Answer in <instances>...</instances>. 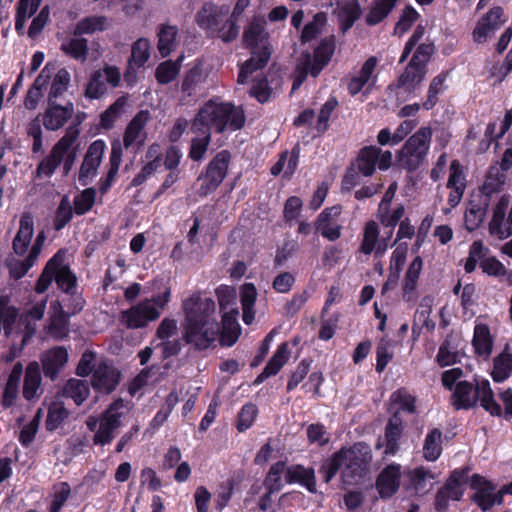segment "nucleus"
I'll return each mask as SVG.
<instances>
[{
    "mask_svg": "<svg viewBox=\"0 0 512 512\" xmlns=\"http://www.w3.org/2000/svg\"><path fill=\"white\" fill-rule=\"evenodd\" d=\"M184 322L182 339L192 350L209 349L219 337L221 346H233L241 333V327L221 328L216 317V304L212 298L195 292L183 300Z\"/></svg>",
    "mask_w": 512,
    "mask_h": 512,
    "instance_id": "1",
    "label": "nucleus"
},
{
    "mask_svg": "<svg viewBox=\"0 0 512 512\" xmlns=\"http://www.w3.org/2000/svg\"><path fill=\"white\" fill-rule=\"evenodd\" d=\"M480 402L481 407L493 417H501L503 410L494 398L489 380L474 378V383L458 381L451 395V404L455 410H470Z\"/></svg>",
    "mask_w": 512,
    "mask_h": 512,
    "instance_id": "2",
    "label": "nucleus"
},
{
    "mask_svg": "<svg viewBox=\"0 0 512 512\" xmlns=\"http://www.w3.org/2000/svg\"><path fill=\"white\" fill-rule=\"evenodd\" d=\"M435 53V45L421 43L414 51L404 71L388 89L403 90L408 96H415L428 72V63Z\"/></svg>",
    "mask_w": 512,
    "mask_h": 512,
    "instance_id": "3",
    "label": "nucleus"
},
{
    "mask_svg": "<svg viewBox=\"0 0 512 512\" xmlns=\"http://www.w3.org/2000/svg\"><path fill=\"white\" fill-rule=\"evenodd\" d=\"M432 135L429 126L421 127L412 134L396 154L397 166L409 173L417 171L426 161Z\"/></svg>",
    "mask_w": 512,
    "mask_h": 512,
    "instance_id": "4",
    "label": "nucleus"
},
{
    "mask_svg": "<svg viewBox=\"0 0 512 512\" xmlns=\"http://www.w3.org/2000/svg\"><path fill=\"white\" fill-rule=\"evenodd\" d=\"M201 109L210 121L215 133L222 134L227 130L237 131L245 125L244 109L241 106H235L231 102L218 103L214 99H210Z\"/></svg>",
    "mask_w": 512,
    "mask_h": 512,
    "instance_id": "5",
    "label": "nucleus"
},
{
    "mask_svg": "<svg viewBox=\"0 0 512 512\" xmlns=\"http://www.w3.org/2000/svg\"><path fill=\"white\" fill-rule=\"evenodd\" d=\"M347 460L343 471V478L348 484H357L370 472L372 462L371 447L362 441L346 447Z\"/></svg>",
    "mask_w": 512,
    "mask_h": 512,
    "instance_id": "6",
    "label": "nucleus"
},
{
    "mask_svg": "<svg viewBox=\"0 0 512 512\" xmlns=\"http://www.w3.org/2000/svg\"><path fill=\"white\" fill-rule=\"evenodd\" d=\"M230 162L229 150L216 153L198 177V181H201L197 190L200 197H206L217 190L227 176Z\"/></svg>",
    "mask_w": 512,
    "mask_h": 512,
    "instance_id": "7",
    "label": "nucleus"
},
{
    "mask_svg": "<svg viewBox=\"0 0 512 512\" xmlns=\"http://www.w3.org/2000/svg\"><path fill=\"white\" fill-rule=\"evenodd\" d=\"M79 133V129L75 126H69L66 129L64 136L53 145L49 154L38 163L35 171L37 178L52 177L57 168L62 164L67 152L79 137Z\"/></svg>",
    "mask_w": 512,
    "mask_h": 512,
    "instance_id": "8",
    "label": "nucleus"
},
{
    "mask_svg": "<svg viewBox=\"0 0 512 512\" xmlns=\"http://www.w3.org/2000/svg\"><path fill=\"white\" fill-rule=\"evenodd\" d=\"M229 8L226 5H216L208 1L205 2L195 15L197 25L211 37L220 38L223 41V35L227 33V15Z\"/></svg>",
    "mask_w": 512,
    "mask_h": 512,
    "instance_id": "9",
    "label": "nucleus"
},
{
    "mask_svg": "<svg viewBox=\"0 0 512 512\" xmlns=\"http://www.w3.org/2000/svg\"><path fill=\"white\" fill-rule=\"evenodd\" d=\"M123 407L124 400L118 398L101 414L98 429L93 436L94 445L105 446L113 441L116 431L122 426L123 413L119 412V409Z\"/></svg>",
    "mask_w": 512,
    "mask_h": 512,
    "instance_id": "10",
    "label": "nucleus"
},
{
    "mask_svg": "<svg viewBox=\"0 0 512 512\" xmlns=\"http://www.w3.org/2000/svg\"><path fill=\"white\" fill-rule=\"evenodd\" d=\"M469 487L474 491L471 501L483 512L491 510L495 505H502L503 500L499 491H496V484L480 474H473L469 481Z\"/></svg>",
    "mask_w": 512,
    "mask_h": 512,
    "instance_id": "11",
    "label": "nucleus"
},
{
    "mask_svg": "<svg viewBox=\"0 0 512 512\" xmlns=\"http://www.w3.org/2000/svg\"><path fill=\"white\" fill-rule=\"evenodd\" d=\"M335 48V37L333 35L326 36L314 48L313 54L304 52L300 62L310 70V76L317 78L330 63Z\"/></svg>",
    "mask_w": 512,
    "mask_h": 512,
    "instance_id": "12",
    "label": "nucleus"
},
{
    "mask_svg": "<svg viewBox=\"0 0 512 512\" xmlns=\"http://www.w3.org/2000/svg\"><path fill=\"white\" fill-rule=\"evenodd\" d=\"M121 74L116 66L106 65L103 69L95 70L85 87L84 96L90 100L100 99L107 93L106 83L112 88L119 86Z\"/></svg>",
    "mask_w": 512,
    "mask_h": 512,
    "instance_id": "13",
    "label": "nucleus"
},
{
    "mask_svg": "<svg viewBox=\"0 0 512 512\" xmlns=\"http://www.w3.org/2000/svg\"><path fill=\"white\" fill-rule=\"evenodd\" d=\"M507 21L508 16L501 6L491 7L477 21L472 31L473 42L486 43Z\"/></svg>",
    "mask_w": 512,
    "mask_h": 512,
    "instance_id": "14",
    "label": "nucleus"
},
{
    "mask_svg": "<svg viewBox=\"0 0 512 512\" xmlns=\"http://www.w3.org/2000/svg\"><path fill=\"white\" fill-rule=\"evenodd\" d=\"M159 317V309L151 304L150 300L143 299L129 309L123 310L120 314V322L127 329H140Z\"/></svg>",
    "mask_w": 512,
    "mask_h": 512,
    "instance_id": "15",
    "label": "nucleus"
},
{
    "mask_svg": "<svg viewBox=\"0 0 512 512\" xmlns=\"http://www.w3.org/2000/svg\"><path fill=\"white\" fill-rule=\"evenodd\" d=\"M121 380V372L109 361L97 364L92 377V388L102 394H110L116 390Z\"/></svg>",
    "mask_w": 512,
    "mask_h": 512,
    "instance_id": "16",
    "label": "nucleus"
},
{
    "mask_svg": "<svg viewBox=\"0 0 512 512\" xmlns=\"http://www.w3.org/2000/svg\"><path fill=\"white\" fill-rule=\"evenodd\" d=\"M105 149L106 143L102 139H97L88 146L78 175V181L82 186H87L89 181L97 175Z\"/></svg>",
    "mask_w": 512,
    "mask_h": 512,
    "instance_id": "17",
    "label": "nucleus"
},
{
    "mask_svg": "<svg viewBox=\"0 0 512 512\" xmlns=\"http://www.w3.org/2000/svg\"><path fill=\"white\" fill-rule=\"evenodd\" d=\"M342 213V206L337 204L326 207L320 212L314 222V228L325 239L336 241L341 237L342 226L333 224Z\"/></svg>",
    "mask_w": 512,
    "mask_h": 512,
    "instance_id": "18",
    "label": "nucleus"
},
{
    "mask_svg": "<svg viewBox=\"0 0 512 512\" xmlns=\"http://www.w3.org/2000/svg\"><path fill=\"white\" fill-rule=\"evenodd\" d=\"M401 485V465L391 463L385 466L378 474L375 488L382 499L393 497Z\"/></svg>",
    "mask_w": 512,
    "mask_h": 512,
    "instance_id": "19",
    "label": "nucleus"
},
{
    "mask_svg": "<svg viewBox=\"0 0 512 512\" xmlns=\"http://www.w3.org/2000/svg\"><path fill=\"white\" fill-rule=\"evenodd\" d=\"M74 114V104L68 101L60 105L56 101L48 99L47 108L43 114V125L46 130L57 131L61 129Z\"/></svg>",
    "mask_w": 512,
    "mask_h": 512,
    "instance_id": "20",
    "label": "nucleus"
},
{
    "mask_svg": "<svg viewBox=\"0 0 512 512\" xmlns=\"http://www.w3.org/2000/svg\"><path fill=\"white\" fill-rule=\"evenodd\" d=\"M68 357V351L63 346H55L44 352L40 357L44 376L55 381L67 364Z\"/></svg>",
    "mask_w": 512,
    "mask_h": 512,
    "instance_id": "21",
    "label": "nucleus"
},
{
    "mask_svg": "<svg viewBox=\"0 0 512 512\" xmlns=\"http://www.w3.org/2000/svg\"><path fill=\"white\" fill-rule=\"evenodd\" d=\"M250 49L251 57L247 59L239 69L237 76V82L239 84H245L252 73L264 68L271 57V50L268 44H260L257 48Z\"/></svg>",
    "mask_w": 512,
    "mask_h": 512,
    "instance_id": "22",
    "label": "nucleus"
},
{
    "mask_svg": "<svg viewBox=\"0 0 512 512\" xmlns=\"http://www.w3.org/2000/svg\"><path fill=\"white\" fill-rule=\"evenodd\" d=\"M149 120V112L147 110L138 111L135 116L127 124L123 136V146L129 149L133 144L137 143L138 148L144 144L145 134L143 130Z\"/></svg>",
    "mask_w": 512,
    "mask_h": 512,
    "instance_id": "23",
    "label": "nucleus"
},
{
    "mask_svg": "<svg viewBox=\"0 0 512 512\" xmlns=\"http://www.w3.org/2000/svg\"><path fill=\"white\" fill-rule=\"evenodd\" d=\"M404 423L399 412H394L389 417L384 428L385 455H395L400 449V439L403 436Z\"/></svg>",
    "mask_w": 512,
    "mask_h": 512,
    "instance_id": "24",
    "label": "nucleus"
},
{
    "mask_svg": "<svg viewBox=\"0 0 512 512\" xmlns=\"http://www.w3.org/2000/svg\"><path fill=\"white\" fill-rule=\"evenodd\" d=\"M285 481L287 484H299L310 493L317 492L315 470L302 464H293L286 467Z\"/></svg>",
    "mask_w": 512,
    "mask_h": 512,
    "instance_id": "25",
    "label": "nucleus"
},
{
    "mask_svg": "<svg viewBox=\"0 0 512 512\" xmlns=\"http://www.w3.org/2000/svg\"><path fill=\"white\" fill-rule=\"evenodd\" d=\"M490 199L487 197H477L469 201L468 207L464 215L465 228L469 231H475L483 223Z\"/></svg>",
    "mask_w": 512,
    "mask_h": 512,
    "instance_id": "26",
    "label": "nucleus"
},
{
    "mask_svg": "<svg viewBox=\"0 0 512 512\" xmlns=\"http://www.w3.org/2000/svg\"><path fill=\"white\" fill-rule=\"evenodd\" d=\"M34 234V221L29 213H24L19 222V230L17 231L13 242L12 249L18 256H23L28 251Z\"/></svg>",
    "mask_w": 512,
    "mask_h": 512,
    "instance_id": "27",
    "label": "nucleus"
},
{
    "mask_svg": "<svg viewBox=\"0 0 512 512\" xmlns=\"http://www.w3.org/2000/svg\"><path fill=\"white\" fill-rule=\"evenodd\" d=\"M65 260V250H58L46 263L43 271L38 277L34 290L38 294L46 292L54 280L55 270L59 267L61 262Z\"/></svg>",
    "mask_w": 512,
    "mask_h": 512,
    "instance_id": "28",
    "label": "nucleus"
},
{
    "mask_svg": "<svg viewBox=\"0 0 512 512\" xmlns=\"http://www.w3.org/2000/svg\"><path fill=\"white\" fill-rule=\"evenodd\" d=\"M41 372H40V366L38 362L31 361L28 363L25 371L24 376V383H23V397L28 400L32 401L34 399H38L40 397L41 393H38L40 386H41Z\"/></svg>",
    "mask_w": 512,
    "mask_h": 512,
    "instance_id": "29",
    "label": "nucleus"
},
{
    "mask_svg": "<svg viewBox=\"0 0 512 512\" xmlns=\"http://www.w3.org/2000/svg\"><path fill=\"white\" fill-rule=\"evenodd\" d=\"M509 206V198L506 195L500 197L496 203L491 221L489 222V233L497 236L499 239H505L506 236V211Z\"/></svg>",
    "mask_w": 512,
    "mask_h": 512,
    "instance_id": "30",
    "label": "nucleus"
},
{
    "mask_svg": "<svg viewBox=\"0 0 512 512\" xmlns=\"http://www.w3.org/2000/svg\"><path fill=\"white\" fill-rule=\"evenodd\" d=\"M361 16L359 0H340L338 7V20L343 33L350 30Z\"/></svg>",
    "mask_w": 512,
    "mask_h": 512,
    "instance_id": "31",
    "label": "nucleus"
},
{
    "mask_svg": "<svg viewBox=\"0 0 512 512\" xmlns=\"http://www.w3.org/2000/svg\"><path fill=\"white\" fill-rule=\"evenodd\" d=\"M381 149L377 146H365L360 149L356 158L357 170L363 176L374 174Z\"/></svg>",
    "mask_w": 512,
    "mask_h": 512,
    "instance_id": "32",
    "label": "nucleus"
},
{
    "mask_svg": "<svg viewBox=\"0 0 512 512\" xmlns=\"http://www.w3.org/2000/svg\"><path fill=\"white\" fill-rule=\"evenodd\" d=\"M178 27L170 24H161L158 27L157 48L160 55L165 58L169 56L177 46Z\"/></svg>",
    "mask_w": 512,
    "mask_h": 512,
    "instance_id": "33",
    "label": "nucleus"
},
{
    "mask_svg": "<svg viewBox=\"0 0 512 512\" xmlns=\"http://www.w3.org/2000/svg\"><path fill=\"white\" fill-rule=\"evenodd\" d=\"M267 39L265 23L254 17L243 32L242 41L244 46L246 48H257L260 44H267Z\"/></svg>",
    "mask_w": 512,
    "mask_h": 512,
    "instance_id": "34",
    "label": "nucleus"
},
{
    "mask_svg": "<svg viewBox=\"0 0 512 512\" xmlns=\"http://www.w3.org/2000/svg\"><path fill=\"white\" fill-rule=\"evenodd\" d=\"M475 354L488 358L493 349V339L490 329L486 324H477L474 328V335L472 339Z\"/></svg>",
    "mask_w": 512,
    "mask_h": 512,
    "instance_id": "35",
    "label": "nucleus"
},
{
    "mask_svg": "<svg viewBox=\"0 0 512 512\" xmlns=\"http://www.w3.org/2000/svg\"><path fill=\"white\" fill-rule=\"evenodd\" d=\"M346 460V447L340 448L330 457L325 459L319 468V473L322 475L323 481L327 484L330 483V481L337 475L340 468L345 465Z\"/></svg>",
    "mask_w": 512,
    "mask_h": 512,
    "instance_id": "36",
    "label": "nucleus"
},
{
    "mask_svg": "<svg viewBox=\"0 0 512 512\" xmlns=\"http://www.w3.org/2000/svg\"><path fill=\"white\" fill-rule=\"evenodd\" d=\"M508 346L493 359L491 377L495 383H502L512 374V353H509Z\"/></svg>",
    "mask_w": 512,
    "mask_h": 512,
    "instance_id": "37",
    "label": "nucleus"
},
{
    "mask_svg": "<svg viewBox=\"0 0 512 512\" xmlns=\"http://www.w3.org/2000/svg\"><path fill=\"white\" fill-rule=\"evenodd\" d=\"M442 431L433 428L426 434L423 444V457L429 462H435L442 454Z\"/></svg>",
    "mask_w": 512,
    "mask_h": 512,
    "instance_id": "38",
    "label": "nucleus"
},
{
    "mask_svg": "<svg viewBox=\"0 0 512 512\" xmlns=\"http://www.w3.org/2000/svg\"><path fill=\"white\" fill-rule=\"evenodd\" d=\"M390 402L393 405H396L398 408L395 412H404L406 414H416L417 413V397L409 392V390L405 387L398 388L390 395Z\"/></svg>",
    "mask_w": 512,
    "mask_h": 512,
    "instance_id": "39",
    "label": "nucleus"
},
{
    "mask_svg": "<svg viewBox=\"0 0 512 512\" xmlns=\"http://www.w3.org/2000/svg\"><path fill=\"white\" fill-rule=\"evenodd\" d=\"M89 393L88 382L81 379L71 378L63 388V395L66 398H71L77 406L81 405L88 398Z\"/></svg>",
    "mask_w": 512,
    "mask_h": 512,
    "instance_id": "40",
    "label": "nucleus"
},
{
    "mask_svg": "<svg viewBox=\"0 0 512 512\" xmlns=\"http://www.w3.org/2000/svg\"><path fill=\"white\" fill-rule=\"evenodd\" d=\"M250 5V0H237L233 11L229 18H227V33L223 35V42L230 43L237 39L240 27L237 24L240 16L244 10Z\"/></svg>",
    "mask_w": 512,
    "mask_h": 512,
    "instance_id": "41",
    "label": "nucleus"
},
{
    "mask_svg": "<svg viewBox=\"0 0 512 512\" xmlns=\"http://www.w3.org/2000/svg\"><path fill=\"white\" fill-rule=\"evenodd\" d=\"M107 21V17L103 15L84 17L76 24L73 34L74 36H82L84 34L105 31Z\"/></svg>",
    "mask_w": 512,
    "mask_h": 512,
    "instance_id": "42",
    "label": "nucleus"
},
{
    "mask_svg": "<svg viewBox=\"0 0 512 512\" xmlns=\"http://www.w3.org/2000/svg\"><path fill=\"white\" fill-rule=\"evenodd\" d=\"M286 473V461L279 460L272 464L266 474L263 485L270 493H277L282 490V474Z\"/></svg>",
    "mask_w": 512,
    "mask_h": 512,
    "instance_id": "43",
    "label": "nucleus"
},
{
    "mask_svg": "<svg viewBox=\"0 0 512 512\" xmlns=\"http://www.w3.org/2000/svg\"><path fill=\"white\" fill-rule=\"evenodd\" d=\"M54 280L60 290L73 296L77 285V278L68 265L61 262L55 270Z\"/></svg>",
    "mask_w": 512,
    "mask_h": 512,
    "instance_id": "44",
    "label": "nucleus"
},
{
    "mask_svg": "<svg viewBox=\"0 0 512 512\" xmlns=\"http://www.w3.org/2000/svg\"><path fill=\"white\" fill-rule=\"evenodd\" d=\"M397 0H377L365 17L366 24L375 26L381 23L393 10Z\"/></svg>",
    "mask_w": 512,
    "mask_h": 512,
    "instance_id": "45",
    "label": "nucleus"
},
{
    "mask_svg": "<svg viewBox=\"0 0 512 512\" xmlns=\"http://www.w3.org/2000/svg\"><path fill=\"white\" fill-rule=\"evenodd\" d=\"M60 49L65 55L80 61H85L89 52L87 39L80 36L62 43Z\"/></svg>",
    "mask_w": 512,
    "mask_h": 512,
    "instance_id": "46",
    "label": "nucleus"
},
{
    "mask_svg": "<svg viewBox=\"0 0 512 512\" xmlns=\"http://www.w3.org/2000/svg\"><path fill=\"white\" fill-rule=\"evenodd\" d=\"M126 105V97L121 96L117 98L106 110L100 114L99 125L105 130H110L114 127L115 122L120 117L124 106Z\"/></svg>",
    "mask_w": 512,
    "mask_h": 512,
    "instance_id": "47",
    "label": "nucleus"
},
{
    "mask_svg": "<svg viewBox=\"0 0 512 512\" xmlns=\"http://www.w3.org/2000/svg\"><path fill=\"white\" fill-rule=\"evenodd\" d=\"M73 207L69 197L64 195L55 210L53 217V228L55 231H61L73 218Z\"/></svg>",
    "mask_w": 512,
    "mask_h": 512,
    "instance_id": "48",
    "label": "nucleus"
},
{
    "mask_svg": "<svg viewBox=\"0 0 512 512\" xmlns=\"http://www.w3.org/2000/svg\"><path fill=\"white\" fill-rule=\"evenodd\" d=\"M181 69L178 61L166 60L161 62L155 70V78L160 85H166L176 79Z\"/></svg>",
    "mask_w": 512,
    "mask_h": 512,
    "instance_id": "49",
    "label": "nucleus"
},
{
    "mask_svg": "<svg viewBox=\"0 0 512 512\" xmlns=\"http://www.w3.org/2000/svg\"><path fill=\"white\" fill-rule=\"evenodd\" d=\"M289 359V349H288V343L284 342L281 343L273 356L269 359L266 366L264 367V371L268 373V375L275 376L280 372L282 367L287 363Z\"/></svg>",
    "mask_w": 512,
    "mask_h": 512,
    "instance_id": "50",
    "label": "nucleus"
},
{
    "mask_svg": "<svg viewBox=\"0 0 512 512\" xmlns=\"http://www.w3.org/2000/svg\"><path fill=\"white\" fill-rule=\"evenodd\" d=\"M379 227L378 224L370 220L364 226L363 239L359 251L365 255H370L378 242Z\"/></svg>",
    "mask_w": 512,
    "mask_h": 512,
    "instance_id": "51",
    "label": "nucleus"
},
{
    "mask_svg": "<svg viewBox=\"0 0 512 512\" xmlns=\"http://www.w3.org/2000/svg\"><path fill=\"white\" fill-rule=\"evenodd\" d=\"M150 57V43L146 38H139L136 40L131 49V57L129 59V66L132 64L138 68L144 66Z\"/></svg>",
    "mask_w": 512,
    "mask_h": 512,
    "instance_id": "52",
    "label": "nucleus"
},
{
    "mask_svg": "<svg viewBox=\"0 0 512 512\" xmlns=\"http://www.w3.org/2000/svg\"><path fill=\"white\" fill-rule=\"evenodd\" d=\"M69 315L61 310L58 314L51 317L48 331L55 340H62L68 336Z\"/></svg>",
    "mask_w": 512,
    "mask_h": 512,
    "instance_id": "53",
    "label": "nucleus"
},
{
    "mask_svg": "<svg viewBox=\"0 0 512 512\" xmlns=\"http://www.w3.org/2000/svg\"><path fill=\"white\" fill-rule=\"evenodd\" d=\"M53 491L48 511L60 512L70 497L71 487L68 482H59L53 486Z\"/></svg>",
    "mask_w": 512,
    "mask_h": 512,
    "instance_id": "54",
    "label": "nucleus"
},
{
    "mask_svg": "<svg viewBox=\"0 0 512 512\" xmlns=\"http://www.w3.org/2000/svg\"><path fill=\"white\" fill-rule=\"evenodd\" d=\"M404 212H405V208L403 205H399L398 207H396L393 210L392 213H389L388 205H386L383 208L382 204H380L378 218L384 227L390 228L388 238L392 236L393 229L395 228V226L399 222H401L400 220L403 217Z\"/></svg>",
    "mask_w": 512,
    "mask_h": 512,
    "instance_id": "55",
    "label": "nucleus"
},
{
    "mask_svg": "<svg viewBox=\"0 0 512 512\" xmlns=\"http://www.w3.org/2000/svg\"><path fill=\"white\" fill-rule=\"evenodd\" d=\"M96 197V190L94 188H86L74 197L73 210L77 215H84L89 212L94 203Z\"/></svg>",
    "mask_w": 512,
    "mask_h": 512,
    "instance_id": "56",
    "label": "nucleus"
},
{
    "mask_svg": "<svg viewBox=\"0 0 512 512\" xmlns=\"http://www.w3.org/2000/svg\"><path fill=\"white\" fill-rule=\"evenodd\" d=\"M203 81L202 70L199 67L189 69L182 80L181 92L186 97L195 95L197 86Z\"/></svg>",
    "mask_w": 512,
    "mask_h": 512,
    "instance_id": "57",
    "label": "nucleus"
},
{
    "mask_svg": "<svg viewBox=\"0 0 512 512\" xmlns=\"http://www.w3.org/2000/svg\"><path fill=\"white\" fill-rule=\"evenodd\" d=\"M337 106L338 100L334 96L329 97L328 100L322 105L315 126L319 134H324L328 130L330 117Z\"/></svg>",
    "mask_w": 512,
    "mask_h": 512,
    "instance_id": "58",
    "label": "nucleus"
},
{
    "mask_svg": "<svg viewBox=\"0 0 512 512\" xmlns=\"http://www.w3.org/2000/svg\"><path fill=\"white\" fill-rule=\"evenodd\" d=\"M70 80L71 76L68 70L65 68L59 69L53 78L48 99L56 101L57 98L62 96L67 90Z\"/></svg>",
    "mask_w": 512,
    "mask_h": 512,
    "instance_id": "59",
    "label": "nucleus"
},
{
    "mask_svg": "<svg viewBox=\"0 0 512 512\" xmlns=\"http://www.w3.org/2000/svg\"><path fill=\"white\" fill-rule=\"evenodd\" d=\"M445 79L446 75L444 73H440L431 80L428 88L427 98L422 103V107L425 110H432L436 106L438 102V95L443 90Z\"/></svg>",
    "mask_w": 512,
    "mask_h": 512,
    "instance_id": "60",
    "label": "nucleus"
},
{
    "mask_svg": "<svg viewBox=\"0 0 512 512\" xmlns=\"http://www.w3.org/2000/svg\"><path fill=\"white\" fill-rule=\"evenodd\" d=\"M258 415V408L253 403H246L242 406L237 416L236 428L239 432H245L254 423Z\"/></svg>",
    "mask_w": 512,
    "mask_h": 512,
    "instance_id": "61",
    "label": "nucleus"
},
{
    "mask_svg": "<svg viewBox=\"0 0 512 512\" xmlns=\"http://www.w3.org/2000/svg\"><path fill=\"white\" fill-rule=\"evenodd\" d=\"M434 478V474L423 466L416 467L409 473L410 484L417 493L428 491L426 481Z\"/></svg>",
    "mask_w": 512,
    "mask_h": 512,
    "instance_id": "62",
    "label": "nucleus"
},
{
    "mask_svg": "<svg viewBox=\"0 0 512 512\" xmlns=\"http://www.w3.org/2000/svg\"><path fill=\"white\" fill-rule=\"evenodd\" d=\"M419 16V13L412 6H406L394 27V35L403 36L411 29Z\"/></svg>",
    "mask_w": 512,
    "mask_h": 512,
    "instance_id": "63",
    "label": "nucleus"
},
{
    "mask_svg": "<svg viewBox=\"0 0 512 512\" xmlns=\"http://www.w3.org/2000/svg\"><path fill=\"white\" fill-rule=\"evenodd\" d=\"M325 14L319 12L314 15L313 20L305 24L300 40L302 43L310 42L311 40L317 38V36L321 33V27L325 22Z\"/></svg>",
    "mask_w": 512,
    "mask_h": 512,
    "instance_id": "64",
    "label": "nucleus"
}]
</instances>
